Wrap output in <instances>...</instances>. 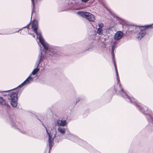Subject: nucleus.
I'll use <instances>...</instances> for the list:
<instances>
[{
    "mask_svg": "<svg viewBox=\"0 0 153 153\" xmlns=\"http://www.w3.org/2000/svg\"><path fill=\"white\" fill-rule=\"evenodd\" d=\"M68 123L65 120H58L56 123V126L58 127H65L67 126Z\"/></svg>",
    "mask_w": 153,
    "mask_h": 153,
    "instance_id": "8",
    "label": "nucleus"
},
{
    "mask_svg": "<svg viewBox=\"0 0 153 153\" xmlns=\"http://www.w3.org/2000/svg\"><path fill=\"white\" fill-rule=\"evenodd\" d=\"M10 103L13 108L16 107L17 104V94L16 93H12L10 95Z\"/></svg>",
    "mask_w": 153,
    "mask_h": 153,
    "instance_id": "6",
    "label": "nucleus"
},
{
    "mask_svg": "<svg viewBox=\"0 0 153 153\" xmlns=\"http://www.w3.org/2000/svg\"><path fill=\"white\" fill-rule=\"evenodd\" d=\"M77 14L80 16L87 19L89 21L94 22L95 20L94 16L92 14L87 12L79 11Z\"/></svg>",
    "mask_w": 153,
    "mask_h": 153,
    "instance_id": "5",
    "label": "nucleus"
},
{
    "mask_svg": "<svg viewBox=\"0 0 153 153\" xmlns=\"http://www.w3.org/2000/svg\"><path fill=\"white\" fill-rule=\"evenodd\" d=\"M1 34V33H0V34Z\"/></svg>",
    "mask_w": 153,
    "mask_h": 153,
    "instance_id": "26",
    "label": "nucleus"
},
{
    "mask_svg": "<svg viewBox=\"0 0 153 153\" xmlns=\"http://www.w3.org/2000/svg\"><path fill=\"white\" fill-rule=\"evenodd\" d=\"M39 120L40 121H41L40 120H39Z\"/></svg>",
    "mask_w": 153,
    "mask_h": 153,
    "instance_id": "25",
    "label": "nucleus"
},
{
    "mask_svg": "<svg viewBox=\"0 0 153 153\" xmlns=\"http://www.w3.org/2000/svg\"><path fill=\"white\" fill-rule=\"evenodd\" d=\"M80 97H77L76 98V103L78 102H79L80 100Z\"/></svg>",
    "mask_w": 153,
    "mask_h": 153,
    "instance_id": "19",
    "label": "nucleus"
},
{
    "mask_svg": "<svg viewBox=\"0 0 153 153\" xmlns=\"http://www.w3.org/2000/svg\"><path fill=\"white\" fill-rule=\"evenodd\" d=\"M99 28L98 29H102L103 27V24L102 23H100L98 24Z\"/></svg>",
    "mask_w": 153,
    "mask_h": 153,
    "instance_id": "15",
    "label": "nucleus"
},
{
    "mask_svg": "<svg viewBox=\"0 0 153 153\" xmlns=\"http://www.w3.org/2000/svg\"><path fill=\"white\" fill-rule=\"evenodd\" d=\"M46 129L48 135L49 140L48 143L49 147V151L51 147L53 146L52 144L53 142V139L56 137L57 132H58L62 135H64L66 131V128L65 127H58L57 128V132L54 129H51V131H49L48 130L46 127L44 126Z\"/></svg>",
    "mask_w": 153,
    "mask_h": 153,
    "instance_id": "3",
    "label": "nucleus"
},
{
    "mask_svg": "<svg viewBox=\"0 0 153 153\" xmlns=\"http://www.w3.org/2000/svg\"><path fill=\"white\" fill-rule=\"evenodd\" d=\"M114 48H112L111 47V54H112L113 57H114V50L115 49Z\"/></svg>",
    "mask_w": 153,
    "mask_h": 153,
    "instance_id": "18",
    "label": "nucleus"
},
{
    "mask_svg": "<svg viewBox=\"0 0 153 153\" xmlns=\"http://www.w3.org/2000/svg\"><path fill=\"white\" fill-rule=\"evenodd\" d=\"M38 28L37 22L36 21L34 22L32 24V29L33 31L36 33L37 35V38L39 39V42L43 47L45 50V52L43 51L39 54L38 60L36 62L35 64V66L37 67L34 69L32 72L31 74L33 75L36 74L39 71V69L37 67L41 62L45 59L46 54H49L52 57H56V53L54 50L53 48H51L49 44L45 41L42 36L41 33L37 31Z\"/></svg>",
    "mask_w": 153,
    "mask_h": 153,
    "instance_id": "1",
    "label": "nucleus"
},
{
    "mask_svg": "<svg viewBox=\"0 0 153 153\" xmlns=\"http://www.w3.org/2000/svg\"><path fill=\"white\" fill-rule=\"evenodd\" d=\"M30 24H29L27 25L26 26H25V27H24L22 28H21V29H20V30H19L18 31H16V32H18L19 31H20V30H22L23 28H27V29H28V30L29 28H28V26L29 25H30Z\"/></svg>",
    "mask_w": 153,
    "mask_h": 153,
    "instance_id": "17",
    "label": "nucleus"
},
{
    "mask_svg": "<svg viewBox=\"0 0 153 153\" xmlns=\"http://www.w3.org/2000/svg\"><path fill=\"white\" fill-rule=\"evenodd\" d=\"M34 0H31L32 2V4H33V7L34 6Z\"/></svg>",
    "mask_w": 153,
    "mask_h": 153,
    "instance_id": "21",
    "label": "nucleus"
},
{
    "mask_svg": "<svg viewBox=\"0 0 153 153\" xmlns=\"http://www.w3.org/2000/svg\"><path fill=\"white\" fill-rule=\"evenodd\" d=\"M123 33L122 31H117L114 35V39L116 40L120 39L123 36Z\"/></svg>",
    "mask_w": 153,
    "mask_h": 153,
    "instance_id": "9",
    "label": "nucleus"
},
{
    "mask_svg": "<svg viewBox=\"0 0 153 153\" xmlns=\"http://www.w3.org/2000/svg\"><path fill=\"white\" fill-rule=\"evenodd\" d=\"M82 2L86 3L89 0H81Z\"/></svg>",
    "mask_w": 153,
    "mask_h": 153,
    "instance_id": "20",
    "label": "nucleus"
},
{
    "mask_svg": "<svg viewBox=\"0 0 153 153\" xmlns=\"http://www.w3.org/2000/svg\"><path fill=\"white\" fill-rule=\"evenodd\" d=\"M115 70L116 72L117 78V88L115 91L116 93L121 95L123 98L129 102L133 104L136 107L137 109L141 112L146 115V117L148 121L150 123H153V117L149 114H147L146 112L148 110V107L137 102V100L133 97H130L123 91L122 87L120 83H119L120 79L118 78V74L116 68V65L114 63Z\"/></svg>",
    "mask_w": 153,
    "mask_h": 153,
    "instance_id": "2",
    "label": "nucleus"
},
{
    "mask_svg": "<svg viewBox=\"0 0 153 153\" xmlns=\"http://www.w3.org/2000/svg\"><path fill=\"white\" fill-rule=\"evenodd\" d=\"M29 33L33 37H35V35L33 33L31 34V33Z\"/></svg>",
    "mask_w": 153,
    "mask_h": 153,
    "instance_id": "22",
    "label": "nucleus"
},
{
    "mask_svg": "<svg viewBox=\"0 0 153 153\" xmlns=\"http://www.w3.org/2000/svg\"><path fill=\"white\" fill-rule=\"evenodd\" d=\"M0 103L4 106L6 104L4 100L1 97H0Z\"/></svg>",
    "mask_w": 153,
    "mask_h": 153,
    "instance_id": "12",
    "label": "nucleus"
},
{
    "mask_svg": "<svg viewBox=\"0 0 153 153\" xmlns=\"http://www.w3.org/2000/svg\"><path fill=\"white\" fill-rule=\"evenodd\" d=\"M31 74L20 85H19L18 87H21L23 86L27 85L30 84L33 81V78L31 77Z\"/></svg>",
    "mask_w": 153,
    "mask_h": 153,
    "instance_id": "7",
    "label": "nucleus"
},
{
    "mask_svg": "<svg viewBox=\"0 0 153 153\" xmlns=\"http://www.w3.org/2000/svg\"><path fill=\"white\" fill-rule=\"evenodd\" d=\"M144 30L149 28H153V24L151 25H146L144 26Z\"/></svg>",
    "mask_w": 153,
    "mask_h": 153,
    "instance_id": "13",
    "label": "nucleus"
},
{
    "mask_svg": "<svg viewBox=\"0 0 153 153\" xmlns=\"http://www.w3.org/2000/svg\"><path fill=\"white\" fill-rule=\"evenodd\" d=\"M91 49V48H88V49H87V50H90V49Z\"/></svg>",
    "mask_w": 153,
    "mask_h": 153,
    "instance_id": "23",
    "label": "nucleus"
},
{
    "mask_svg": "<svg viewBox=\"0 0 153 153\" xmlns=\"http://www.w3.org/2000/svg\"><path fill=\"white\" fill-rule=\"evenodd\" d=\"M66 138L71 140H73V138L75 137V136L72 134H68L65 136Z\"/></svg>",
    "mask_w": 153,
    "mask_h": 153,
    "instance_id": "10",
    "label": "nucleus"
},
{
    "mask_svg": "<svg viewBox=\"0 0 153 153\" xmlns=\"http://www.w3.org/2000/svg\"><path fill=\"white\" fill-rule=\"evenodd\" d=\"M32 14H33V12H32V13L31 15H32Z\"/></svg>",
    "mask_w": 153,
    "mask_h": 153,
    "instance_id": "24",
    "label": "nucleus"
},
{
    "mask_svg": "<svg viewBox=\"0 0 153 153\" xmlns=\"http://www.w3.org/2000/svg\"><path fill=\"white\" fill-rule=\"evenodd\" d=\"M134 29L133 31L135 33H138L137 39L138 40H140L146 34V31L144 30V26H135L133 27Z\"/></svg>",
    "mask_w": 153,
    "mask_h": 153,
    "instance_id": "4",
    "label": "nucleus"
},
{
    "mask_svg": "<svg viewBox=\"0 0 153 153\" xmlns=\"http://www.w3.org/2000/svg\"><path fill=\"white\" fill-rule=\"evenodd\" d=\"M103 32V30H102V29H97V33L99 34V35H101L102 34Z\"/></svg>",
    "mask_w": 153,
    "mask_h": 153,
    "instance_id": "14",
    "label": "nucleus"
},
{
    "mask_svg": "<svg viewBox=\"0 0 153 153\" xmlns=\"http://www.w3.org/2000/svg\"><path fill=\"white\" fill-rule=\"evenodd\" d=\"M117 44V42L116 41L114 42L111 47L115 48L116 47Z\"/></svg>",
    "mask_w": 153,
    "mask_h": 153,
    "instance_id": "16",
    "label": "nucleus"
},
{
    "mask_svg": "<svg viewBox=\"0 0 153 153\" xmlns=\"http://www.w3.org/2000/svg\"><path fill=\"white\" fill-rule=\"evenodd\" d=\"M11 125L12 127H16L17 126L16 122L15 119H13L12 121H11Z\"/></svg>",
    "mask_w": 153,
    "mask_h": 153,
    "instance_id": "11",
    "label": "nucleus"
}]
</instances>
